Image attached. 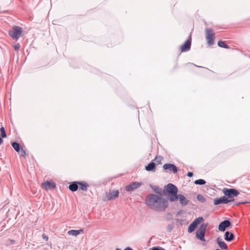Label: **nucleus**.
<instances>
[{
  "label": "nucleus",
  "instance_id": "nucleus-1",
  "mask_svg": "<svg viewBox=\"0 0 250 250\" xmlns=\"http://www.w3.org/2000/svg\"><path fill=\"white\" fill-rule=\"evenodd\" d=\"M146 204L149 208L158 212L164 211L168 206V202L161 195L158 196L155 194L147 195L145 199Z\"/></svg>",
  "mask_w": 250,
  "mask_h": 250
},
{
  "label": "nucleus",
  "instance_id": "nucleus-2",
  "mask_svg": "<svg viewBox=\"0 0 250 250\" xmlns=\"http://www.w3.org/2000/svg\"><path fill=\"white\" fill-rule=\"evenodd\" d=\"M166 191L168 196V200L170 202L177 201L178 188L174 185L169 183L165 187L164 191Z\"/></svg>",
  "mask_w": 250,
  "mask_h": 250
},
{
  "label": "nucleus",
  "instance_id": "nucleus-3",
  "mask_svg": "<svg viewBox=\"0 0 250 250\" xmlns=\"http://www.w3.org/2000/svg\"><path fill=\"white\" fill-rule=\"evenodd\" d=\"M208 225V224H203L198 229L196 232V237L198 239L202 241H206L205 235Z\"/></svg>",
  "mask_w": 250,
  "mask_h": 250
},
{
  "label": "nucleus",
  "instance_id": "nucleus-4",
  "mask_svg": "<svg viewBox=\"0 0 250 250\" xmlns=\"http://www.w3.org/2000/svg\"><path fill=\"white\" fill-rule=\"evenodd\" d=\"M206 38L208 44L212 45L214 43L215 34L213 30L210 28H207L205 29Z\"/></svg>",
  "mask_w": 250,
  "mask_h": 250
},
{
  "label": "nucleus",
  "instance_id": "nucleus-5",
  "mask_svg": "<svg viewBox=\"0 0 250 250\" xmlns=\"http://www.w3.org/2000/svg\"><path fill=\"white\" fill-rule=\"evenodd\" d=\"M21 32L22 29L21 27L14 26L9 31V35L13 39L18 40L21 37Z\"/></svg>",
  "mask_w": 250,
  "mask_h": 250
},
{
  "label": "nucleus",
  "instance_id": "nucleus-6",
  "mask_svg": "<svg viewBox=\"0 0 250 250\" xmlns=\"http://www.w3.org/2000/svg\"><path fill=\"white\" fill-rule=\"evenodd\" d=\"M223 193L225 196H228L229 199H234L233 197H236L239 194L238 191L235 188H224L223 190Z\"/></svg>",
  "mask_w": 250,
  "mask_h": 250
},
{
  "label": "nucleus",
  "instance_id": "nucleus-7",
  "mask_svg": "<svg viewBox=\"0 0 250 250\" xmlns=\"http://www.w3.org/2000/svg\"><path fill=\"white\" fill-rule=\"evenodd\" d=\"M204 220L202 217H199L196 218L188 226V232H192L197 227L198 225Z\"/></svg>",
  "mask_w": 250,
  "mask_h": 250
},
{
  "label": "nucleus",
  "instance_id": "nucleus-8",
  "mask_svg": "<svg viewBox=\"0 0 250 250\" xmlns=\"http://www.w3.org/2000/svg\"><path fill=\"white\" fill-rule=\"evenodd\" d=\"M234 199H229L226 197V196H223L219 198H215L214 199V204L215 205H218L220 204H228L229 202H232Z\"/></svg>",
  "mask_w": 250,
  "mask_h": 250
},
{
  "label": "nucleus",
  "instance_id": "nucleus-9",
  "mask_svg": "<svg viewBox=\"0 0 250 250\" xmlns=\"http://www.w3.org/2000/svg\"><path fill=\"white\" fill-rule=\"evenodd\" d=\"M142 185V182H134L125 187V190L128 192H131L138 188Z\"/></svg>",
  "mask_w": 250,
  "mask_h": 250
},
{
  "label": "nucleus",
  "instance_id": "nucleus-10",
  "mask_svg": "<svg viewBox=\"0 0 250 250\" xmlns=\"http://www.w3.org/2000/svg\"><path fill=\"white\" fill-rule=\"evenodd\" d=\"M42 187L46 190L54 189L56 187V185L53 181H47L42 183Z\"/></svg>",
  "mask_w": 250,
  "mask_h": 250
},
{
  "label": "nucleus",
  "instance_id": "nucleus-11",
  "mask_svg": "<svg viewBox=\"0 0 250 250\" xmlns=\"http://www.w3.org/2000/svg\"><path fill=\"white\" fill-rule=\"evenodd\" d=\"M191 43V37L190 35L185 43L181 46V51L182 52H187L190 49Z\"/></svg>",
  "mask_w": 250,
  "mask_h": 250
},
{
  "label": "nucleus",
  "instance_id": "nucleus-12",
  "mask_svg": "<svg viewBox=\"0 0 250 250\" xmlns=\"http://www.w3.org/2000/svg\"><path fill=\"white\" fill-rule=\"evenodd\" d=\"M163 168L169 173L173 172V173H176L178 171V168L176 166L172 164H165L163 166Z\"/></svg>",
  "mask_w": 250,
  "mask_h": 250
},
{
  "label": "nucleus",
  "instance_id": "nucleus-13",
  "mask_svg": "<svg viewBox=\"0 0 250 250\" xmlns=\"http://www.w3.org/2000/svg\"><path fill=\"white\" fill-rule=\"evenodd\" d=\"M230 225V222L228 220H225L220 223L218 226V229L221 231H224Z\"/></svg>",
  "mask_w": 250,
  "mask_h": 250
},
{
  "label": "nucleus",
  "instance_id": "nucleus-14",
  "mask_svg": "<svg viewBox=\"0 0 250 250\" xmlns=\"http://www.w3.org/2000/svg\"><path fill=\"white\" fill-rule=\"evenodd\" d=\"M216 242L218 244L219 247L222 250H227L228 246L224 241L222 240V239L219 237L216 239Z\"/></svg>",
  "mask_w": 250,
  "mask_h": 250
},
{
  "label": "nucleus",
  "instance_id": "nucleus-15",
  "mask_svg": "<svg viewBox=\"0 0 250 250\" xmlns=\"http://www.w3.org/2000/svg\"><path fill=\"white\" fill-rule=\"evenodd\" d=\"M177 200L179 199L180 203L183 206H185L188 204V200L182 194H178L177 195Z\"/></svg>",
  "mask_w": 250,
  "mask_h": 250
},
{
  "label": "nucleus",
  "instance_id": "nucleus-16",
  "mask_svg": "<svg viewBox=\"0 0 250 250\" xmlns=\"http://www.w3.org/2000/svg\"><path fill=\"white\" fill-rule=\"evenodd\" d=\"M225 240L228 242H231L234 239V234L229 232V231H227L225 233Z\"/></svg>",
  "mask_w": 250,
  "mask_h": 250
},
{
  "label": "nucleus",
  "instance_id": "nucleus-17",
  "mask_svg": "<svg viewBox=\"0 0 250 250\" xmlns=\"http://www.w3.org/2000/svg\"><path fill=\"white\" fill-rule=\"evenodd\" d=\"M119 191L118 190H112L109 192V195L108 197V200H110L118 197Z\"/></svg>",
  "mask_w": 250,
  "mask_h": 250
},
{
  "label": "nucleus",
  "instance_id": "nucleus-18",
  "mask_svg": "<svg viewBox=\"0 0 250 250\" xmlns=\"http://www.w3.org/2000/svg\"><path fill=\"white\" fill-rule=\"evenodd\" d=\"M145 169L147 171H155L156 170V164L155 163L151 162L146 166Z\"/></svg>",
  "mask_w": 250,
  "mask_h": 250
},
{
  "label": "nucleus",
  "instance_id": "nucleus-19",
  "mask_svg": "<svg viewBox=\"0 0 250 250\" xmlns=\"http://www.w3.org/2000/svg\"><path fill=\"white\" fill-rule=\"evenodd\" d=\"M78 186H80V189L83 191H87V188L89 187L88 184L85 181H78Z\"/></svg>",
  "mask_w": 250,
  "mask_h": 250
},
{
  "label": "nucleus",
  "instance_id": "nucleus-20",
  "mask_svg": "<svg viewBox=\"0 0 250 250\" xmlns=\"http://www.w3.org/2000/svg\"><path fill=\"white\" fill-rule=\"evenodd\" d=\"M69 189L72 192L76 191L78 189V182H73L70 184L69 185Z\"/></svg>",
  "mask_w": 250,
  "mask_h": 250
},
{
  "label": "nucleus",
  "instance_id": "nucleus-21",
  "mask_svg": "<svg viewBox=\"0 0 250 250\" xmlns=\"http://www.w3.org/2000/svg\"><path fill=\"white\" fill-rule=\"evenodd\" d=\"M83 229H80L79 230H74L72 229L70 230H69L68 231V234L69 235H73V236H77L79 234H80L81 233L83 232Z\"/></svg>",
  "mask_w": 250,
  "mask_h": 250
},
{
  "label": "nucleus",
  "instance_id": "nucleus-22",
  "mask_svg": "<svg viewBox=\"0 0 250 250\" xmlns=\"http://www.w3.org/2000/svg\"><path fill=\"white\" fill-rule=\"evenodd\" d=\"M11 146L15 150L18 152H19L22 148L20 144L16 142H12L11 143Z\"/></svg>",
  "mask_w": 250,
  "mask_h": 250
},
{
  "label": "nucleus",
  "instance_id": "nucleus-23",
  "mask_svg": "<svg viewBox=\"0 0 250 250\" xmlns=\"http://www.w3.org/2000/svg\"><path fill=\"white\" fill-rule=\"evenodd\" d=\"M149 187L151 188L154 192L162 195L161 190L158 187L153 186L151 184H150Z\"/></svg>",
  "mask_w": 250,
  "mask_h": 250
},
{
  "label": "nucleus",
  "instance_id": "nucleus-24",
  "mask_svg": "<svg viewBox=\"0 0 250 250\" xmlns=\"http://www.w3.org/2000/svg\"><path fill=\"white\" fill-rule=\"evenodd\" d=\"M218 45L219 47H222V48H229V45L225 44V42L222 41H218Z\"/></svg>",
  "mask_w": 250,
  "mask_h": 250
},
{
  "label": "nucleus",
  "instance_id": "nucleus-25",
  "mask_svg": "<svg viewBox=\"0 0 250 250\" xmlns=\"http://www.w3.org/2000/svg\"><path fill=\"white\" fill-rule=\"evenodd\" d=\"M206 183V182L205 180L199 179L198 180H196L194 181V184L195 185H205Z\"/></svg>",
  "mask_w": 250,
  "mask_h": 250
},
{
  "label": "nucleus",
  "instance_id": "nucleus-26",
  "mask_svg": "<svg viewBox=\"0 0 250 250\" xmlns=\"http://www.w3.org/2000/svg\"><path fill=\"white\" fill-rule=\"evenodd\" d=\"M197 199L202 203H204L206 201V198L201 194L197 195Z\"/></svg>",
  "mask_w": 250,
  "mask_h": 250
},
{
  "label": "nucleus",
  "instance_id": "nucleus-27",
  "mask_svg": "<svg viewBox=\"0 0 250 250\" xmlns=\"http://www.w3.org/2000/svg\"><path fill=\"white\" fill-rule=\"evenodd\" d=\"M0 132L1 136L2 138H4L6 137L7 135H6V133L5 132V129H4V127L1 126L0 127Z\"/></svg>",
  "mask_w": 250,
  "mask_h": 250
},
{
  "label": "nucleus",
  "instance_id": "nucleus-28",
  "mask_svg": "<svg viewBox=\"0 0 250 250\" xmlns=\"http://www.w3.org/2000/svg\"><path fill=\"white\" fill-rule=\"evenodd\" d=\"M173 229V225L169 224L167 226V230L168 232H170Z\"/></svg>",
  "mask_w": 250,
  "mask_h": 250
},
{
  "label": "nucleus",
  "instance_id": "nucleus-29",
  "mask_svg": "<svg viewBox=\"0 0 250 250\" xmlns=\"http://www.w3.org/2000/svg\"><path fill=\"white\" fill-rule=\"evenodd\" d=\"M151 250H165V249L162 248V247H153L151 249Z\"/></svg>",
  "mask_w": 250,
  "mask_h": 250
},
{
  "label": "nucleus",
  "instance_id": "nucleus-30",
  "mask_svg": "<svg viewBox=\"0 0 250 250\" xmlns=\"http://www.w3.org/2000/svg\"><path fill=\"white\" fill-rule=\"evenodd\" d=\"M25 155H26L25 151L22 148H21V156L24 157L25 156Z\"/></svg>",
  "mask_w": 250,
  "mask_h": 250
},
{
  "label": "nucleus",
  "instance_id": "nucleus-31",
  "mask_svg": "<svg viewBox=\"0 0 250 250\" xmlns=\"http://www.w3.org/2000/svg\"><path fill=\"white\" fill-rule=\"evenodd\" d=\"M20 48L19 44H17L14 45V49L15 50H18Z\"/></svg>",
  "mask_w": 250,
  "mask_h": 250
},
{
  "label": "nucleus",
  "instance_id": "nucleus-32",
  "mask_svg": "<svg viewBox=\"0 0 250 250\" xmlns=\"http://www.w3.org/2000/svg\"><path fill=\"white\" fill-rule=\"evenodd\" d=\"M42 237L43 239L44 240H45V241H47L48 239V237L46 235H45V234H43L42 235Z\"/></svg>",
  "mask_w": 250,
  "mask_h": 250
},
{
  "label": "nucleus",
  "instance_id": "nucleus-33",
  "mask_svg": "<svg viewBox=\"0 0 250 250\" xmlns=\"http://www.w3.org/2000/svg\"><path fill=\"white\" fill-rule=\"evenodd\" d=\"M193 175V174L192 172H188L187 173V176L189 177H191Z\"/></svg>",
  "mask_w": 250,
  "mask_h": 250
},
{
  "label": "nucleus",
  "instance_id": "nucleus-34",
  "mask_svg": "<svg viewBox=\"0 0 250 250\" xmlns=\"http://www.w3.org/2000/svg\"><path fill=\"white\" fill-rule=\"evenodd\" d=\"M248 202H239L238 203H236L235 204L236 205H240V204H246V203H248Z\"/></svg>",
  "mask_w": 250,
  "mask_h": 250
},
{
  "label": "nucleus",
  "instance_id": "nucleus-35",
  "mask_svg": "<svg viewBox=\"0 0 250 250\" xmlns=\"http://www.w3.org/2000/svg\"><path fill=\"white\" fill-rule=\"evenodd\" d=\"M124 250H133L130 247H127Z\"/></svg>",
  "mask_w": 250,
  "mask_h": 250
},
{
  "label": "nucleus",
  "instance_id": "nucleus-36",
  "mask_svg": "<svg viewBox=\"0 0 250 250\" xmlns=\"http://www.w3.org/2000/svg\"><path fill=\"white\" fill-rule=\"evenodd\" d=\"M2 138H3L2 137H0V145H1L3 142Z\"/></svg>",
  "mask_w": 250,
  "mask_h": 250
},
{
  "label": "nucleus",
  "instance_id": "nucleus-37",
  "mask_svg": "<svg viewBox=\"0 0 250 250\" xmlns=\"http://www.w3.org/2000/svg\"><path fill=\"white\" fill-rule=\"evenodd\" d=\"M116 250H121L120 249H119V248H117V249H116Z\"/></svg>",
  "mask_w": 250,
  "mask_h": 250
}]
</instances>
